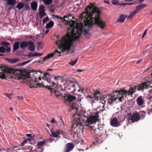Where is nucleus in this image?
<instances>
[{"label":"nucleus","instance_id":"obj_13","mask_svg":"<svg viewBox=\"0 0 152 152\" xmlns=\"http://www.w3.org/2000/svg\"><path fill=\"white\" fill-rule=\"evenodd\" d=\"M52 76H50V74L46 72L44 73L42 78L44 80L47 81L48 83H50L51 81V78L52 77Z\"/></svg>","mask_w":152,"mask_h":152},{"label":"nucleus","instance_id":"obj_17","mask_svg":"<svg viewBox=\"0 0 152 152\" xmlns=\"http://www.w3.org/2000/svg\"><path fill=\"white\" fill-rule=\"evenodd\" d=\"M5 60L7 61L9 63L11 64H14L18 62L19 59L18 58H8L5 59Z\"/></svg>","mask_w":152,"mask_h":152},{"label":"nucleus","instance_id":"obj_58","mask_svg":"<svg viewBox=\"0 0 152 152\" xmlns=\"http://www.w3.org/2000/svg\"><path fill=\"white\" fill-rule=\"evenodd\" d=\"M76 70L77 72H81L84 71L83 70H81L80 69H77Z\"/></svg>","mask_w":152,"mask_h":152},{"label":"nucleus","instance_id":"obj_60","mask_svg":"<svg viewBox=\"0 0 152 152\" xmlns=\"http://www.w3.org/2000/svg\"><path fill=\"white\" fill-rule=\"evenodd\" d=\"M26 136L28 137H31V134H26Z\"/></svg>","mask_w":152,"mask_h":152},{"label":"nucleus","instance_id":"obj_62","mask_svg":"<svg viewBox=\"0 0 152 152\" xmlns=\"http://www.w3.org/2000/svg\"><path fill=\"white\" fill-rule=\"evenodd\" d=\"M148 51V53H145V54H146V55H148L149 53H150V50H148V51Z\"/></svg>","mask_w":152,"mask_h":152},{"label":"nucleus","instance_id":"obj_40","mask_svg":"<svg viewBox=\"0 0 152 152\" xmlns=\"http://www.w3.org/2000/svg\"><path fill=\"white\" fill-rule=\"evenodd\" d=\"M45 7L43 5H42L39 8V12L44 11Z\"/></svg>","mask_w":152,"mask_h":152},{"label":"nucleus","instance_id":"obj_45","mask_svg":"<svg viewBox=\"0 0 152 152\" xmlns=\"http://www.w3.org/2000/svg\"><path fill=\"white\" fill-rule=\"evenodd\" d=\"M42 53H39L35 52V55H34V56H42Z\"/></svg>","mask_w":152,"mask_h":152},{"label":"nucleus","instance_id":"obj_10","mask_svg":"<svg viewBox=\"0 0 152 152\" xmlns=\"http://www.w3.org/2000/svg\"><path fill=\"white\" fill-rule=\"evenodd\" d=\"M140 119V115L138 113H136L132 115L129 119L131 120L132 123H134L138 121Z\"/></svg>","mask_w":152,"mask_h":152},{"label":"nucleus","instance_id":"obj_16","mask_svg":"<svg viewBox=\"0 0 152 152\" xmlns=\"http://www.w3.org/2000/svg\"><path fill=\"white\" fill-rule=\"evenodd\" d=\"M11 49V47H7L5 48L4 47L1 46L0 47V53H4L6 52L7 53L10 52Z\"/></svg>","mask_w":152,"mask_h":152},{"label":"nucleus","instance_id":"obj_44","mask_svg":"<svg viewBox=\"0 0 152 152\" xmlns=\"http://www.w3.org/2000/svg\"><path fill=\"white\" fill-rule=\"evenodd\" d=\"M61 77L60 76H58L57 77H54V80H56V81H57L60 80H61L60 78Z\"/></svg>","mask_w":152,"mask_h":152},{"label":"nucleus","instance_id":"obj_46","mask_svg":"<svg viewBox=\"0 0 152 152\" xmlns=\"http://www.w3.org/2000/svg\"><path fill=\"white\" fill-rule=\"evenodd\" d=\"M42 148H37L35 150V152H42Z\"/></svg>","mask_w":152,"mask_h":152},{"label":"nucleus","instance_id":"obj_37","mask_svg":"<svg viewBox=\"0 0 152 152\" xmlns=\"http://www.w3.org/2000/svg\"><path fill=\"white\" fill-rule=\"evenodd\" d=\"M137 11H136V10L132 12H131L129 15L128 17V18H131L134 15L137 13Z\"/></svg>","mask_w":152,"mask_h":152},{"label":"nucleus","instance_id":"obj_51","mask_svg":"<svg viewBox=\"0 0 152 152\" xmlns=\"http://www.w3.org/2000/svg\"><path fill=\"white\" fill-rule=\"evenodd\" d=\"M112 3L113 4L116 5L118 3V1L117 0H113Z\"/></svg>","mask_w":152,"mask_h":152},{"label":"nucleus","instance_id":"obj_32","mask_svg":"<svg viewBox=\"0 0 152 152\" xmlns=\"http://www.w3.org/2000/svg\"><path fill=\"white\" fill-rule=\"evenodd\" d=\"M0 45L1 46H4L6 48L10 45V43L7 42L3 41L1 42Z\"/></svg>","mask_w":152,"mask_h":152},{"label":"nucleus","instance_id":"obj_41","mask_svg":"<svg viewBox=\"0 0 152 152\" xmlns=\"http://www.w3.org/2000/svg\"><path fill=\"white\" fill-rule=\"evenodd\" d=\"M39 14H40V18H42L44 16H45L46 15V14L44 12V11L40 12Z\"/></svg>","mask_w":152,"mask_h":152},{"label":"nucleus","instance_id":"obj_19","mask_svg":"<svg viewBox=\"0 0 152 152\" xmlns=\"http://www.w3.org/2000/svg\"><path fill=\"white\" fill-rule=\"evenodd\" d=\"M50 132L51 133V136L52 137L57 138L58 137L60 134L61 132L60 130H57L55 132H53L52 130H51Z\"/></svg>","mask_w":152,"mask_h":152},{"label":"nucleus","instance_id":"obj_9","mask_svg":"<svg viewBox=\"0 0 152 152\" xmlns=\"http://www.w3.org/2000/svg\"><path fill=\"white\" fill-rule=\"evenodd\" d=\"M99 111L96 112L94 113L93 115L90 116L87 118V122L88 123L92 124L93 123L96 122L99 120Z\"/></svg>","mask_w":152,"mask_h":152},{"label":"nucleus","instance_id":"obj_21","mask_svg":"<svg viewBox=\"0 0 152 152\" xmlns=\"http://www.w3.org/2000/svg\"><path fill=\"white\" fill-rule=\"evenodd\" d=\"M28 41H23L21 42L20 44V47L21 49H24L25 48L27 47Z\"/></svg>","mask_w":152,"mask_h":152},{"label":"nucleus","instance_id":"obj_61","mask_svg":"<svg viewBox=\"0 0 152 152\" xmlns=\"http://www.w3.org/2000/svg\"><path fill=\"white\" fill-rule=\"evenodd\" d=\"M142 61V59H140V60H139L138 61L136 62V64H138L139 63Z\"/></svg>","mask_w":152,"mask_h":152},{"label":"nucleus","instance_id":"obj_54","mask_svg":"<svg viewBox=\"0 0 152 152\" xmlns=\"http://www.w3.org/2000/svg\"><path fill=\"white\" fill-rule=\"evenodd\" d=\"M6 96H7V97L10 99H11V97H12V96H11V94H6Z\"/></svg>","mask_w":152,"mask_h":152},{"label":"nucleus","instance_id":"obj_24","mask_svg":"<svg viewBox=\"0 0 152 152\" xmlns=\"http://www.w3.org/2000/svg\"><path fill=\"white\" fill-rule=\"evenodd\" d=\"M102 135H96L94 137V139L95 141L98 143L102 142V138L101 136Z\"/></svg>","mask_w":152,"mask_h":152},{"label":"nucleus","instance_id":"obj_3","mask_svg":"<svg viewBox=\"0 0 152 152\" xmlns=\"http://www.w3.org/2000/svg\"><path fill=\"white\" fill-rule=\"evenodd\" d=\"M149 82L147 81L139 84L138 86L132 85L128 91L122 90L113 91L111 94L105 96V97H104V99L101 101L102 103L104 104L106 101H107L108 103L111 104L115 101H116L117 99L122 102L126 97L127 94H128V95H132L136 90L139 91L144 88L148 89L149 87Z\"/></svg>","mask_w":152,"mask_h":152},{"label":"nucleus","instance_id":"obj_56","mask_svg":"<svg viewBox=\"0 0 152 152\" xmlns=\"http://www.w3.org/2000/svg\"><path fill=\"white\" fill-rule=\"evenodd\" d=\"M54 140H55L54 139L50 138L47 141L50 142H51L52 141Z\"/></svg>","mask_w":152,"mask_h":152},{"label":"nucleus","instance_id":"obj_57","mask_svg":"<svg viewBox=\"0 0 152 152\" xmlns=\"http://www.w3.org/2000/svg\"><path fill=\"white\" fill-rule=\"evenodd\" d=\"M27 142V141L26 140H24L21 143V145L23 146Z\"/></svg>","mask_w":152,"mask_h":152},{"label":"nucleus","instance_id":"obj_31","mask_svg":"<svg viewBox=\"0 0 152 152\" xmlns=\"http://www.w3.org/2000/svg\"><path fill=\"white\" fill-rule=\"evenodd\" d=\"M46 142L45 141H42L39 142L37 145V148H41V147L43 146L46 143Z\"/></svg>","mask_w":152,"mask_h":152},{"label":"nucleus","instance_id":"obj_15","mask_svg":"<svg viewBox=\"0 0 152 152\" xmlns=\"http://www.w3.org/2000/svg\"><path fill=\"white\" fill-rule=\"evenodd\" d=\"M101 125H98V127L96 128L95 130H94V132L96 135H102V131L103 130V128L100 126Z\"/></svg>","mask_w":152,"mask_h":152},{"label":"nucleus","instance_id":"obj_29","mask_svg":"<svg viewBox=\"0 0 152 152\" xmlns=\"http://www.w3.org/2000/svg\"><path fill=\"white\" fill-rule=\"evenodd\" d=\"M50 58H44L42 59V58H41L40 60H39L37 61H35L33 62L41 63L42 64V62H45L46 61H48Z\"/></svg>","mask_w":152,"mask_h":152},{"label":"nucleus","instance_id":"obj_48","mask_svg":"<svg viewBox=\"0 0 152 152\" xmlns=\"http://www.w3.org/2000/svg\"><path fill=\"white\" fill-rule=\"evenodd\" d=\"M133 4V3H122L121 4V5H123L124 6H125L126 5H131Z\"/></svg>","mask_w":152,"mask_h":152},{"label":"nucleus","instance_id":"obj_4","mask_svg":"<svg viewBox=\"0 0 152 152\" xmlns=\"http://www.w3.org/2000/svg\"><path fill=\"white\" fill-rule=\"evenodd\" d=\"M14 69L13 75H16L17 76V79L20 80L21 79H25L30 77L31 80L27 83L28 86L30 88H37L38 87H43L46 88V86L44 85L40 84L37 81V75L38 72L40 74L41 72L40 71L29 72L28 71H22L18 69Z\"/></svg>","mask_w":152,"mask_h":152},{"label":"nucleus","instance_id":"obj_49","mask_svg":"<svg viewBox=\"0 0 152 152\" xmlns=\"http://www.w3.org/2000/svg\"><path fill=\"white\" fill-rule=\"evenodd\" d=\"M29 10H30V7L28 5H26L25 8V10L27 11Z\"/></svg>","mask_w":152,"mask_h":152},{"label":"nucleus","instance_id":"obj_7","mask_svg":"<svg viewBox=\"0 0 152 152\" xmlns=\"http://www.w3.org/2000/svg\"><path fill=\"white\" fill-rule=\"evenodd\" d=\"M52 86L51 87H53V88H51L49 86H46V88L50 91V93L52 94H54L57 97L60 96L61 94V93L59 91L57 90V82L55 83L52 81L51 83Z\"/></svg>","mask_w":152,"mask_h":152},{"label":"nucleus","instance_id":"obj_23","mask_svg":"<svg viewBox=\"0 0 152 152\" xmlns=\"http://www.w3.org/2000/svg\"><path fill=\"white\" fill-rule=\"evenodd\" d=\"M147 5L144 4H141L138 6H137L136 7V11H137V12L139 11H140L142 9L145 8Z\"/></svg>","mask_w":152,"mask_h":152},{"label":"nucleus","instance_id":"obj_55","mask_svg":"<svg viewBox=\"0 0 152 152\" xmlns=\"http://www.w3.org/2000/svg\"><path fill=\"white\" fill-rule=\"evenodd\" d=\"M148 29H147L144 32L143 35H142V38H143L144 37V36H145V35H146V33H147V31L148 30Z\"/></svg>","mask_w":152,"mask_h":152},{"label":"nucleus","instance_id":"obj_30","mask_svg":"<svg viewBox=\"0 0 152 152\" xmlns=\"http://www.w3.org/2000/svg\"><path fill=\"white\" fill-rule=\"evenodd\" d=\"M78 60V58H77L74 59H72L70 60L68 64L72 66H73L77 63Z\"/></svg>","mask_w":152,"mask_h":152},{"label":"nucleus","instance_id":"obj_5","mask_svg":"<svg viewBox=\"0 0 152 152\" xmlns=\"http://www.w3.org/2000/svg\"><path fill=\"white\" fill-rule=\"evenodd\" d=\"M75 121L72 123V128L75 129L78 127L80 130L86 128L88 129L91 131L92 133L94 132V130H95L96 128L94 126H88V125H85L84 126L83 125L82 123L83 118H81L80 115H77L76 118L75 117L74 118Z\"/></svg>","mask_w":152,"mask_h":152},{"label":"nucleus","instance_id":"obj_34","mask_svg":"<svg viewBox=\"0 0 152 152\" xmlns=\"http://www.w3.org/2000/svg\"><path fill=\"white\" fill-rule=\"evenodd\" d=\"M24 6V4L22 2H19L16 6V7L18 10H21L23 8Z\"/></svg>","mask_w":152,"mask_h":152},{"label":"nucleus","instance_id":"obj_63","mask_svg":"<svg viewBox=\"0 0 152 152\" xmlns=\"http://www.w3.org/2000/svg\"><path fill=\"white\" fill-rule=\"evenodd\" d=\"M151 108L149 110V111L150 112H152V104L151 105Z\"/></svg>","mask_w":152,"mask_h":152},{"label":"nucleus","instance_id":"obj_11","mask_svg":"<svg viewBox=\"0 0 152 152\" xmlns=\"http://www.w3.org/2000/svg\"><path fill=\"white\" fill-rule=\"evenodd\" d=\"M74 147V145L71 143H68L66 144V147L64 149V152H69L72 151Z\"/></svg>","mask_w":152,"mask_h":152},{"label":"nucleus","instance_id":"obj_26","mask_svg":"<svg viewBox=\"0 0 152 152\" xmlns=\"http://www.w3.org/2000/svg\"><path fill=\"white\" fill-rule=\"evenodd\" d=\"M31 9L34 11L37 10V4L36 2H32L31 4Z\"/></svg>","mask_w":152,"mask_h":152},{"label":"nucleus","instance_id":"obj_43","mask_svg":"<svg viewBox=\"0 0 152 152\" xmlns=\"http://www.w3.org/2000/svg\"><path fill=\"white\" fill-rule=\"evenodd\" d=\"M22 53L20 50H18L16 51V55L17 56H19L21 55Z\"/></svg>","mask_w":152,"mask_h":152},{"label":"nucleus","instance_id":"obj_20","mask_svg":"<svg viewBox=\"0 0 152 152\" xmlns=\"http://www.w3.org/2000/svg\"><path fill=\"white\" fill-rule=\"evenodd\" d=\"M76 98L75 96L71 95H69L66 97V100L69 102H71L76 99Z\"/></svg>","mask_w":152,"mask_h":152},{"label":"nucleus","instance_id":"obj_25","mask_svg":"<svg viewBox=\"0 0 152 152\" xmlns=\"http://www.w3.org/2000/svg\"><path fill=\"white\" fill-rule=\"evenodd\" d=\"M127 15H121L120 16V18L117 20V22L122 23L123 22L126 18L127 17Z\"/></svg>","mask_w":152,"mask_h":152},{"label":"nucleus","instance_id":"obj_52","mask_svg":"<svg viewBox=\"0 0 152 152\" xmlns=\"http://www.w3.org/2000/svg\"><path fill=\"white\" fill-rule=\"evenodd\" d=\"M50 122L52 124L53 123H57L55 121V119L54 118H53L52 119V120Z\"/></svg>","mask_w":152,"mask_h":152},{"label":"nucleus","instance_id":"obj_2","mask_svg":"<svg viewBox=\"0 0 152 152\" xmlns=\"http://www.w3.org/2000/svg\"><path fill=\"white\" fill-rule=\"evenodd\" d=\"M100 10L95 6V3H90L85 8L84 12L80 15L79 18L84 22L86 27L91 28L94 24H96L103 29L106 25L100 17Z\"/></svg>","mask_w":152,"mask_h":152},{"label":"nucleus","instance_id":"obj_33","mask_svg":"<svg viewBox=\"0 0 152 152\" xmlns=\"http://www.w3.org/2000/svg\"><path fill=\"white\" fill-rule=\"evenodd\" d=\"M44 45L41 42H38L37 45V47L38 49H42L43 48Z\"/></svg>","mask_w":152,"mask_h":152},{"label":"nucleus","instance_id":"obj_14","mask_svg":"<svg viewBox=\"0 0 152 152\" xmlns=\"http://www.w3.org/2000/svg\"><path fill=\"white\" fill-rule=\"evenodd\" d=\"M110 125L113 127H117L119 126L118 121L116 118H113L110 121Z\"/></svg>","mask_w":152,"mask_h":152},{"label":"nucleus","instance_id":"obj_27","mask_svg":"<svg viewBox=\"0 0 152 152\" xmlns=\"http://www.w3.org/2000/svg\"><path fill=\"white\" fill-rule=\"evenodd\" d=\"M137 102L139 106H140L143 104L144 102L141 97L140 96L137 98Z\"/></svg>","mask_w":152,"mask_h":152},{"label":"nucleus","instance_id":"obj_59","mask_svg":"<svg viewBox=\"0 0 152 152\" xmlns=\"http://www.w3.org/2000/svg\"><path fill=\"white\" fill-rule=\"evenodd\" d=\"M88 98H89L91 99H93V98L94 97V95L92 96L91 95H88Z\"/></svg>","mask_w":152,"mask_h":152},{"label":"nucleus","instance_id":"obj_28","mask_svg":"<svg viewBox=\"0 0 152 152\" xmlns=\"http://www.w3.org/2000/svg\"><path fill=\"white\" fill-rule=\"evenodd\" d=\"M8 5L14 6L16 3V0H6Z\"/></svg>","mask_w":152,"mask_h":152},{"label":"nucleus","instance_id":"obj_47","mask_svg":"<svg viewBox=\"0 0 152 152\" xmlns=\"http://www.w3.org/2000/svg\"><path fill=\"white\" fill-rule=\"evenodd\" d=\"M49 20V18L48 17L45 18L43 20V24L45 23H46L48 20Z\"/></svg>","mask_w":152,"mask_h":152},{"label":"nucleus","instance_id":"obj_39","mask_svg":"<svg viewBox=\"0 0 152 152\" xmlns=\"http://www.w3.org/2000/svg\"><path fill=\"white\" fill-rule=\"evenodd\" d=\"M32 61L31 60H29L23 62L22 63H21L20 64V65L21 66H22L24 65L31 62Z\"/></svg>","mask_w":152,"mask_h":152},{"label":"nucleus","instance_id":"obj_42","mask_svg":"<svg viewBox=\"0 0 152 152\" xmlns=\"http://www.w3.org/2000/svg\"><path fill=\"white\" fill-rule=\"evenodd\" d=\"M35 52L34 53H33V52H30L28 55V56L29 57H34L35 56Z\"/></svg>","mask_w":152,"mask_h":152},{"label":"nucleus","instance_id":"obj_22","mask_svg":"<svg viewBox=\"0 0 152 152\" xmlns=\"http://www.w3.org/2000/svg\"><path fill=\"white\" fill-rule=\"evenodd\" d=\"M94 98L98 100L100 98L101 92L98 91H96L94 92Z\"/></svg>","mask_w":152,"mask_h":152},{"label":"nucleus","instance_id":"obj_38","mask_svg":"<svg viewBox=\"0 0 152 152\" xmlns=\"http://www.w3.org/2000/svg\"><path fill=\"white\" fill-rule=\"evenodd\" d=\"M78 105L76 104L73 103L72 105V108L73 109H75L76 110H78Z\"/></svg>","mask_w":152,"mask_h":152},{"label":"nucleus","instance_id":"obj_36","mask_svg":"<svg viewBox=\"0 0 152 152\" xmlns=\"http://www.w3.org/2000/svg\"><path fill=\"white\" fill-rule=\"evenodd\" d=\"M43 1L45 4L48 5L53 2V0H43Z\"/></svg>","mask_w":152,"mask_h":152},{"label":"nucleus","instance_id":"obj_12","mask_svg":"<svg viewBox=\"0 0 152 152\" xmlns=\"http://www.w3.org/2000/svg\"><path fill=\"white\" fill-rule=\"evenodd\" d=\"M27 49L31 51H34L35 49V45L34 43L31 41H28Z\"/></svg>","mask_w":152,"mask_h":152},{"label":"nucleus","instance_id":"obj_64","mask_svg":"<svg viewBox=\"0 0 152 152\" xmlns=\"http://www.w3.org/2000/svg\"><path fill=\"white\" fill-rule=\"evenodd\" d=\"M56 38L57 39H59L60 38V36L59 35H58L56 36Z\"/></svg>","mask_w":152,"mask_h":152},{"label":"nucleus","instance_id":"obj_53","mask_svg":"<svg viewBox=\"0 0 152 152\" xmlns=\"http://www.w3.org/2000/svg\"><path fill=\"white\" fill-rule=\"evenodd\" d=\"M148 47H149L150 48V49H151V48H152V43H151L150 44H149L148 45H147V46H146L145 48L146 49Z\"/></svg>","mask_w":152,"mask_h":152},{"label":"nucleus","instance_id":"obj_6","mask_svg":"<svg viewBox=\"0 0 152 152\" xmlns=\"http://www.w3.org/2000/svg\"><path fill=\"white\" fill-rule=\"evenodd\" d=\"M14 69L10 68L4 65H1L0 66V78L3 79L5 78L7 75L10 76V78H12V76H10L13 75Z\"/></svg>","mask_w":152,"mask_h":152},{"label":"nucleus","instance_id":"obj_1","mask_svg":"<svg viewBox=\"0 0 152 152\" xmlns=\"http://www.w3.org/2000/svg\"><path fill=\"white\" fill-rule=\"evenodd\" d=\"M72 17L71 14H68L67 16H64V17H60L57 15L55 16V17L58 19H60L65 24L67 25L69 27L67 29V33L66 35L63 36L61 39L55 42L56 45H58V48H59L61 52L57 50H55L53 53L48 54L45 57H53L61 56V54H66L71 53L70 50L72 46L73 45L74 42L77 40L81 35L83 32L86 34H87L88 31L86 30L83 26V23H77L73 20H65L66 18H68L69 17Z\"/></svg>","mask_w":152,"mask_h":152},{"label":"nucleus","instance_id":"obj_8","mask_svg":"<svg viewBox=\"0 0 152 152\" xmlns=\"http://www.w3.org/2000/svg\"><path fill=\"white\" fill-rule=\"evenodd\" d=\"M68 85L71 87L73 88V91L76 90L75 87L76 86H78V82L76 81L74 78H70L68 79L66 82Z\"/></svg>","mask_w":152,"mask_h":152},{"label":"nucleus","instance_id":"obj_35","mask_svg":"<svg viewBox=\"0 0 152 152\" xmlns=\"http://www.w3.org/2000/svg\"><path fill=\"white\" fill-rule=\"evenodd\" d=\"M54 24V22L53 21H50L46 25V28H48L52 27L53 26Z\"/></svg>","mask_w":152,"mask_h":152},{"label":"nucleus","instance_id":"obj_50","mask_svg":"<svg viewBox=\"0 0 152 152\" xmlns=\"http://www.w3.org/2000/svg\"><path fill=\"white\" fill-rule=\"evenodd\" d=\"M141 117H142L143 118H144L145 115V113L144 111H142L141 112Z\"/></svg>","mask_w":152,"mask_h":152},{"label":"nucleus","instance_id":"obj_18","mask_svg":"<svg viewBox=\"0 0 152 152\" xmlns=\"http://www.w3.org/2000/svg\"><path fill=\"white\" fill-rule=\"evenodd\" d=\"M20 43L19 42H17L15 43L13 46L12 52L14 53L18 50L20 47Z\"/></svg>","mask_w":152,"mask_h":152}]
</instances>
